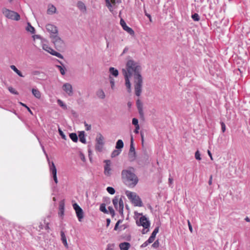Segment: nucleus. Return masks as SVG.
<instances>
[{
  "label": "nucleus",
  "instance_id": "1",
  "mask_svg": "<svg viewBox=\"0 0 250 250\" xmlns=\"http://www.w3.org/2000/svg\"><path fill=\"white\" fill-rule=\"evenodd\" d=\"M121 176L124 183L129 188L134 187L139 181L138 177L135 174L134 168L131 167L123 169L121 172Z\"/></svg>",
  "mask_w": 250,
  "mask_h": 250
},
{
  "label": "nucleus",
  "instance_id": "2",
  "mask_svg": "<svg viewBox=\"0 0 250 250\" xmlns=\"http://www.w3.org/2000/svg\"><path fill=\"white\" fill-rule=\"evenodd\" d=\"M126 69H123V74H126L131 77L133 75L134 79L142 77L141 72L142 68L140 64L132 60H128L126 64Z\"/></svg>",
  "mask_w": 250,
  "mask_h": 250
},
{
  "label": "nucleus",
  "instance_id": "3",
  "mask_svg": "<svg viewBox=\"0 0 250 250\" xmlns=\"http://www.w3.org/2000/svg\"><path fill=\"white\" fill-rule=\"evenodd\" d=\"M125 194L135 206L142 207L143 206L141 199L135 193L126 191Z\"/></svg>",
  "mask_w": 250,
  "mask_h": 250
},
{
  "label": "nucleus",
  "instance_id": "4",
  "mask_svg": "<svg viewBox=\"0 0 250 250\" xmlns=\"http://www.w3.org/2000/svg\"><path fill=\"white\" fill-rule=\"evenodd\" d=\"M2 12L8 19L15 21H19L20 19V15L14 11L10 10L6 8H3Z\"/></svg>",
  "mask_w": 250,
  "mask_h": 250
},
{
  "label": "nucleus",
  "instance_id": "5",
  "mask_svg": "<svg viewBox=\"0 0 250 250\" xmlns=\"http://www.w3.org/2000/svg\"><path fill=\"white\" fill-rule=\"evenodd\" d=\"M135 93L137 96H140L142 93L143 86V77L134 79Z\"/></svg>",
  "mask_w": 250,
  "mask_h": 250
},
{
  "label": "nucleus",
  "instance_id": "6",
  "mask_svg": "<svg viewBox=\"0 0 250 250\" xmlns=\"http://www.w3.org/2000/svg\"><path fill=\"white\" fill-rule=\"evenodd\" d=\"M96 149L99 152L102 151L103 146L104 144V137L100 133H98L97 135L96 138Z\"/></svg>",
  "mask_w": 250,
  "mask_h": 250
},
{
  "label": "nucleus",
  "instance_id": "7",
  "mask_svg": "<svg viewBox=\"0 0 250 250\" xmlns=\"http://www.w3.org/2000/svg\"><path fill=\"white\" fill-rule=\"evenodd\" d=\"M136 224L138 226H142L144 229H148L150 226V221L145 216H142L139 220L136 221Z\"/></svg>",
  "mask_w": 250,
  "mask_h": 250
},
{
  "label": "nucleus",
  "instance_id": "8",
  "mask_svg": "<svg viewBox=\"0 0 250 250\" xmlns=\"http://www.w3.org/2000/svg\"><path fill=\"white\" fill-rule=\"evenodd\" d=\"M73 208L75 211L79 221L81 222L84 216L83 210L76 203L73 204Z\"/></svg>",
  "mask_w": 250,
  "mask_h": 250
},
{
  "label": "nucleus",
  "instance_id": "9",
  "mask_svg": "<svg viewBox=\"0 0 250 250\" xmlns=\"http://www.w3.org/2000/svg\"><path fill=\"white\" fill-rule=\"evenodd\" d=\"M150 162L149 156L147 153H144L137 159V163L141 166L147 165Z\"/></svg>",
  "mask_w": 250,
  "mask_h": 250
},
{
  "label": "nucleus",
  "instance_id": "10",
  "mask_svg": "<svg viewBox=\"0 0 250 250\" xmlns=\"http://www.w3.org/2000/svg\"><path fill=\"white\" fill-rule=\"evenodd\" d=\"M53 42L55 46L59 48H62L64 46L63 41L58 36L55 35L53 37Z\"/></svg>",
  "mask_w": 250,
  "mask_h": 250
},
{
  "label": "nucleus",
  "instance_id": "11",
  "mask_svg": "<svg viewBox=\"0 0 250 250\" xmlns=\"http://www.w3.org/2000/svg\"><path fill=\"white\" fill-rule=\"evenodd\" d=\"M120 24L122 26L123 29L126 31L128 34H129L130 35H134V30L130 27L127 26L125 22V21L121 19L120 20Z\"/></svg>",
  "mask_w": 250,
  "mask_h": 250
},
{
  "label": "nucleus",
  "instance_id": "12",
  "mask_svg": "<svg viewBox=\"0 0 250 250\" xmlns=\"http://www.w3.org/2000/svg\"><path fill=\"white\" fill-rule=\"evenodd\" d=\"M104 163H105L104 167V173L105 175L109 176L111 175L110 171L111 170L110 168L111 161L109 160H106L104 161Z\"/></svg>",
  "mask_w": 250,
  "mask_h": 250
},
{
  "label": "nucleus",
  "instance_id": "13",
  "mask_svg": "<svg viewBox=\"0 0 250 250\" xmlns=\"http://www.w3.org/2000/svg\"><path fill=\"white\" fill-rule=\"evenodd\" d=\"M62 89L69 96L73 95L72 86L70 83H64L62 86Z\"/></svg>",
  "mask_w": 250,
  "mask_h": 250
},
{
  "label": "nucleus",
  "instance_id": "14",
  "mask_svg": "<svg viewBox=\"0 0 250 250\" xmlns=\"http://www.w3.org/2000/svg\"><path fill=\"white\" fill-rule=\"evenodd\" d=\"M47 31L52 34L57 35L58 33V29L56 26L51 24H47L46 25Z\"/></svg>",
  "mask_w": 250,
  "mask_h": 250
},
{
  "label": "nucleus",
  "instance_id": "15",
  "mask_svg": "<svg viewBox=\"0 0 250 250\" xmlns=\"http://www.w3.org/2000/svg\"><path fill=\"white\" fill-rule=\"evenodd\" d=\"M125 79V85L126 87L127 91L128 93H130L131 91V83L130 82L129 78L131 77L129 76H127L126 74H124Z\"/></svg>",
  "mask_w": 250,
  "mask_h": 250
},
{
  "label": "nucleus",
  "instance_id": "16",
  "mask_svg": "<svg viewBox=\"0 0 250 250\" xmlns=\"http://www.w3.org/2000/svg\"><path fill=\"white\" fill-rule=\"evenodd\" d=\"M43 49L45 51H47L48 52H49V53H50L52 55L56 56L60 59H63V56L61 53L55 51L51 48H48V50H47L45 48V46H43Z\"/></svg>",
  "mask_w": 250,
  "mask_h": 250
},
{
  "label": "nucleus",
  "instance_id": "17",
  "mask_svg": "<svg viewBox=\"0 0 250 250\" xmlns=\"http://www.w3.org/2000/svg\"><path fill=\"white\" fill-rule=\"evenodd\" d=\"M47 162L49 165V170L51 174L57 172V168L53 162H50L49 158H48Z\"/></svg>",
  "mask_w": 250,
  "mask_h": 250
},
{
  "label": "nucleus",
  "instance_id": "18",
  "mask_svg": "<svg viewBox=\"0 0 250 250\" xmlns=\"http://www.w3.org/2000/svg\"><path fill=\"white\" fill-rule=\"evenodd\" d=\"M131 245L128 242H123L119 244V248L121 250H128Z\"/></svg>",
  "mask_w": 250,
  "mask_h": 250
},
{
  "label": "nucleus",
  "instance_id": "19",
  "mask_svg": "<svg viewBox=\"0 0 250 250\" xmlns=\"http://www.w3.org/2000/svg\"><path fill=\"white\" fill-rule=\"evenodd\" d=\"M77 6L78 8L82 12H85L86 8L84 3L81 1H79L77 3Z\"/></svg>",
  "mask_w": 250,
  "mask_h": 250
},
{
  "label": "nucleus",
  "instance_id": "20",
  "mask_svg": "<svg viewBox=\"0 0 250 250\" xmlns=\"http://www.w3.org/2000/svg\"><path fill=\"white\" fill-rule=\"evenodd\" d=\"M61 236L62 243L66 248H68V244L67 243L66 238L64 234V232H63V230L61 231Z\"/></svg>",
  "mask_w": 250,
  "mask_h": 250
},
{
  "label": "nucleus",
  "instance_id": "21",
  "mask_svg": "<svg viewBox=\"0 0 250 250\" xmlns=\"http://www.w3.org/2000/svg\"><path fill=\"white\" fill-rule=\"evenodd\" d=\"M78 136L79 137L80 141L83 144H85L86 143V139L85 138L84 131H82L79 132Z\"/></svg>",
  "mask_w": 250,
  "mask_h": 250
},
{
  "label": "nucleus",
  "instance_id": "22",
  "mask_svg": "<svg viewBox=\"0 0 250 250\" xmlns=\"http://www.w3.org/2000/svg\"><path fill=\"white\" fill-rule=\"evenodd\" d=\"M109 72L111 75L112 76L117 77L119 75L118 70L113 67H110L109 69Z\"/></svg>",
  "mask_w": 250,
  "mask_h": 250
},
{
  "label": "nucleus",
  "instance_id": "23",
  "mask_svg": "<svg viewBox=\"0 0 250 250\" xmlns=\"http://www.w3.org/2000/svg\"><path fill=\"white\" fill-rule=\"evenodd\" d=\"M124 147V142L122 140H118L116 143L115 148L118 150H122Z\"/></svg>",
  "mask_w": 250,
  "mask_h": 250
},
{
  "label": "nucleus",
  "instance_id": "24",
  "mask_svg": "<svg viewBox=\"0 0 250 250\" xmlns=\"http://www.w3.org/2000/svg\"><path fill=\"white\" fill-rule=\"evenodd\" d=\"M32 93L33 95L38 99H40L41 97V92L37 88H32Z\"/></svg>",
  "mask_w": 250,
  "mask_h": 250
},
{
  "label": "nucleus",
  "instance_id": "25",
  "mask_svg": "<svg viewBox=\"0 0 250 250\" xmlns=\"http://www.w3.org/2000/svg\"><path fill=\"white\" fill-rule=\"evenodd\" d=\"M10 68L12 69L17 75H18L20 77H23L24 76L22 75V73L17 69V68L14 65H11L10 66Z\"/></svg>",
  "mask_w": 250,
  "mask_h": 250
},
{
  "label": "nucleus",
  "instance_id": "26",
  "mask_svg": "<svg viewBox=\"0 0 250 250\" xmlns=\"http://www.w3.org/2000/svg\"><path fill=\"white\" fill-rule=\"evenodd\" d=\"M26 30L30 32L32 34H34L35 33V29L34 27H33L30 23H27V26L26 28Z\"/></svg>",
  "mask_w": 250,
  "mask_h": 250
},
{
  "label": "nucleus",
  "instance_id": "27",
  "mask_svg": "<svg viewBox=\"0 0 250 250\" xmlns=\"http://www.w3.org/2000/svg\"><path fill=\"white\" fill-rule=\"evenodd\" d=\"M129 152H130V153L136 152H135V147H134V145H133V137H132V135L131 136V142H130V148H129Z\"/></svg>",
  "mask_w": 250,
  "mask_h": 250
},
{
  "label": "nucleus",
  "instance_id": "28",
  "mask_svg": "<svg viewBox=\"0 0 250 250\" xmlns=\"http://www.w3.org/2000/svg\"><path fill=\"white\" fill-rule=\"evenodd\" d=\"M69 137L74 142H77L78 138V136L76 133H70Z\"/></svg>",
  "mask_w": 250,
  "mask_h": 250
},
{
  "label": "nucleus",
  "instance_id": "29",
  "mask_svg": "<svg viewBox=\"0 0 250 250\" xmlns=\"http://www.w3.org/2000/svg\"><path fill=\"white\" fill-rule=\"evenodd\" d=\"M136 158V152L134 153H128V159L130 162L134 161Z\"/></svg>",
  "mask_w": 250,
  "mask_h": 250
},
{
  "label": "nucleus",
  "instance_id": "30",
  "mask_svg": "<svg viewBox=\"0 0 250 250\" xmlns=\"http://www.w3.org/2000/svg\"><path fill=\"white\" fill-rule=\"evenodd\" d=\"M100 210L104 213H108V211L106 208V205L104 203H103L100 205Z\"/></svg>",
  "mask_w": 250,
  "mask_h": 250
},
{
  "label": "nucleus",
  "instance_id": "31",
  "mask_svg": "<svg viewBox=\"0 0 250 250\" xmlns=\"http://www.w3.org/2000/svg\"><path fill=\"white\" fill-rule=\"evenodd\" d=\"M122 150L115 149L114 150L111 154V157L112 158H114L117 156H118L121 152Z\"/></svg>",
  "mask_w": 250,
  "mask_h": 250
},
{
  "label": "nucleus",
  "instance_id": "32",
  "mask_svg": "<svg viewBox=\"0 0 250 250\" xmlns=\"http://www.w3.org/2000/svg\"><path fill=\"white\" fill-rule=\"evenodd\" d=\"M56 67L58 68L62 75H64L65 74V68L64 66L57 65Z\"/></svg>",
  "mask_w": 250,
  "mask_h": 250
},
{
  "label": "nucleus",
  "instance_id": "33",
  "mask_svg": "<svg viewBox=\"0 0 250 250\" xmlns=\"http://www.w3.org/2000/svg\"><path fill=\"white\" fill-rule=\"evenodd\" d=\"M112 202H113V205L115 207V208H116V209H118V208H119V205H118V203H119L118 202V198L117 196H115L113 200H112Z\"/></svg>",
  "mask_w": 250,
  "mask_h": 250
},
{
  "label": "nucleus",
  "instance_id": "34",
  "mask_svg": "<svg viewBox=\"0 0 250 250\" xmlns=\"http://www.w3.org/2000/svg\"><path fill=\"white\" fill-rule=\"evenodd\" d=\"M191 18L195 21H198L200 19L199 15L196 13L191 15Z\"/></svg>",
  "mask_w": 250,
  "mask_h": 250
},
{
  "label": "nucleus",
  "instance_id": "35",
  "mask_svg": "<svg viewBox=\"0 0 250 250\" xmlns=\"http://www.w3.org/2000/svg\"><path fill=\"white\" fill-rule=\"evenodd\" d=\"M57 103L63 109H67L66 105L61 100L58 99L57 100Z\"/></svg>",
  "mask_w": 250,
  "mask_h": 250
},
{
  "label": "nucleus",
  "instance_id": "36",
  "mask_svg": "<svg viewBox=\"0 0 250 250\" xmlns=\"http://www.w3.org/2000/svg\"><path fill=\"white\" fill-rule=\"evenodd\" d=\"M106 6L108 8V10L110 12H112L113 11V5L111 4V2H110V0H106L105 2Z\"/></svg>",
  "mask_w": 250,
  "mask_h": 250
},
{
  "label": "nucleus",
  "instance_id": "37",
  "mask_svg": "<svg viewBox=\"0 0 250 250\" xmlns=\"http://www.w3.org/2000/svg\"><path fill=\"white\" fill-rule=\"evenodd\" d=\"M56 7L54 5H51V6L48 9V14H53L56 12Z\"/></svg>",
  "mask_w": 250,
  "mask_h": 250
},
{
  "label": "nucleus",
  "instance_id": "38",
  "mask_svg": "<svg viewBox=\"0 0 250 250\" xmlns=\"http://www.w3.org/2000/svg\"><path fill=\"white\" fill-rule=\"evenodd\" d=\"M59 209L61 215H63L64 210V205L63 203H60L59 204Z\"/></svg>",
  "mask_w": 250,
  "mask_h": 250
},
{
  "label": "nucleus",
  "instance_id": "39",
  "mask_svg": "<svg viewBox=\"0 0 250 250\" xmlns=\"http://www.w3.org/2000/svg\"><path fill=\"white\" fill-rule=\"evenodd\" d=\"M97 95H98V96L99 98H101L102 99H104L105 98L104 93L103 91V90H100L98 91Z\"/></svg>",
  "mask_w": 250,
  "mask_h": 250
},
{
  "label": "nucleus",
  "instance_id": "40",
  "mask_svg": "<svg viewBox=\"0 0 250 250\" xmlns=\"http://www.w3.org/2000/svg\"><path fill=\"white\" fill-rule=\"evenodd\" d=\"M107 191L110 194H114L115 193V189L111 187H108L106 188Z\"/></svg>",
  "mask_w": 250,
  "mask_h": 250
},
{
  "label": "nucleus",
  "instance_id": "41",
  "mask_svg": "<svg viewBox=\"0 0 250 250\" xmlns=\"http://www.w3.org/2000/svg\"><path fill=\"white\" fill-rule=\"evenodd\" d=\"M37 139H38V141H39V143L40 144V145H41V146L42 147V151H43V153H44V154L46 156L47 160H48V158H49V157H48V156L47 154L46 153V152L45 151V150L44 149V147L42 145V144L41 143V141H40V139L38 137H37Z\"/></svg>",
  "mask_w": 250,
  "mask_h": 250
},
{
  "label": "nucleus",
  "instance_id": "42",
  "mask_svg": "<svg viewBox=\"0 0 250 250\" xmlns=\"http://www.w3.org/2000/svg\"><path fill=\"white\" fill-rule=\"evenodd\" d=\"M8 90L9 92L13 94L18 95L19 93L13 87L10 86L8 87Z\"/></svg>",
  "mask_w": 250,
  "mask_h": 250
},
{
  "label": "nucleus",
  "instance_id": "43",
  "mask_svg": "<svg viewBox=\"0 0 250 250\" xmlns=\"http://www.w3.org/2000/svg\"><path fill=\"white\" fill-rule=\"evenodd\" d=\"M108 212H109L110 214H111V216L112 217H113L115 215V211L113 208L112 207H108Z\"/></svg>",
  "mask_w": 250,
  "mask_h": 250
},
{
  "label": "nucleus",
  "instance_id": "44",
  "mask_svg": "<svg viewBox=\"0 0 250 250\" xmlns=\"http://www.w3.org/2000/svg\"><path fill=\"white\" fill-rule=\"evenodd\" d=\"M159 230V227L158 226L155 228L154 230L153 231L152 233H151V235L156 237V234L158 233Z\"/></svg>",
  "mask_w": 250,
  "mask_h": 250
},
{
  "label": "nucleus",
  "instance_id": "45",
  "mask_svg": "<svg viewBox=\"0 0 250 250\" xmlns=\"http://www.w3.org/2000/svg\"><path fill=\"white\" fill-rule=\"evenodd\" d=\"M58 131H59V133L60 135L61 136V137L63 139L66 140V136L65 135V134H64L63 131L61 130V129L59 128L58 129Z\"/></svg>",
  "mask_w": 250,
  "mask_h": 250
},
{
  "label": "nucleus",
  "instance_id": "46",
  "mask_svg": "<svg viewBox=\"0 0 250 250\" xmlns=\"http://www.w3.org/2000/svg\"><path fill=\"white\" fill-rule=\"evenodd\" d=\"M109 79L110 83L111 84V87L112 89H113L114 87V80L111 76H109Z\"/></svg>",
  "mask_w": 250,
  "mask_h": 250
},
{
  "label": "nucleus",
  "instance_id": "47",
  "mask_svg": "<svg viewBox=\"0 0 250 250\" xmlns=\"http://www.w3.org/2000/svg\"><path fill=\"white\" fill-rule=\"evenodd\" d=\"M159 247V242L158 240H156L152 245V247L157 249Z\"/></svg>",
  "mask_w": 250,
  "mask_h": 250
},
{
  "label": "nucleus",
  "instance_id": "48",
  "mask_svg": "<svg viewBox=\"0 0 250 250\" xmlns=\"http://www.w3.org/2000/svg\"><path fill=\"white\" fill-rule=\"evenodd\" d=\"M195 158L197 160H200L201 158L200 157V153L198 150H197L195 153Z\"/></svg>",
  "mask_w": 250,
  "mask_h": 250
},
{
  "label": "nucleus",
  "instance_id": "49",
  "mask_svg": "<svg viewBox=\"0 0 250 250\" xmlns=\"http://www.w3.org/2000/svg\"><path fill=\"white\" fill-rule=\"evenodd\" d=\"M20 104L23 107H25V108H27V110L28 111V112L32 115H33V113L32 112V111L31 110V109H30V108L29 107H28L26 104H23L21 102H20Z\"/></svg>",
  "mask_w": 250,
  "mask_h": 250
},
{
  "label": "nucleus",
  "instance_id": "50",
  "mask_svg": "<svg viewBox=\"0 0 250 250\" xmlns=\"http://www.w3.org/2000/svg\"><path fill=\"white\" fill-rule=\"evenodd\" d=\"M136 105L138 109L143 107V104L140 100L136 101Z\"/></svg>",
  "mask_w": 250,
  "mask_h": 250
},
{
  "label": "nucleus",
  "instance_id": "51",
  "mask_svg": "<svg viewBox=\"0 0 250 250\" xmlns=\"http://www.w3.org/2000/svg\"><path fill=\"white\" fill-rule=\"evenodd\" d=\"M132 123L135 126L139 125L138 124V120L137 118H133Z\"/></svg>",
  "mask_w": 250,
  "mask_h": 250
},
{
  "label": "nucleus",
  "instance_id": "52",
  "mask_svg": "<svg viewBox=\"0 0 250 250\" xmlns=\"http://www.w3.org/2000/svg\"><path fill=\"white\" fill-rule=\"evenodd\" d=\"M144 13H145V15L149 19L150 22H152V20L151 15L147 13L146 9H144Z\"/></svg>",
  "mask_w": 250,
  "mask_h": 250
},
{
  "label": "nucleus",
  "instance_id": "53",
  "mask_svg": "<svg viewBox=\"0 0 250 250\" xmlns=\"http://www.w3.org/2000/svg\"><path fill=\"white\" fill-rule=\"evenodd\" d=\"M84 126H85V129L87 131L90 130L91 129V126L90 125H88L86 123V122H84Z\"/></svg>",
  "mask_w": 250,
  "mask_h": 250
},
{
  "label": "nucleus",
  "instance_id": "54",
  "mask_svg": "<svg viewBox=\"0 0 250 250\" xmlns=\"http://www.w3.org/2000/svg\"><path fill=\"white\" fill-rule=\"evenodd\" d=\"M149 244H150V243L148 242V240H146L140 246V247L141 248H144L145 247H146Z\"/></svg>",
  "mask_w": 250,
  "mask_h": 250
},
{
  "label": "nucleus",
  "instance_id": "55",
  "mask_svg": "<svg viewBox=\"0 0 250 250\" xmlns=\"http://www.w3.org/2000/svg\"><path fill=\"white\" fill-rule=\"evenodd\" d=\"M155 237L152 236V235H150V236L149 237V238L148 239V242H150V243H152L154 239H155Z\"/></svg>",
  "mask_w": 250,
  "mask_h": 250
},
{
  "label": "nucleus",
  "instance_id": "56",
  "mask_svg": "<svg viewBox=\"0 0 250 250\" xmlns=\"http://www.w3.org/2000/svg\"><path fill=\"white\" fill-rule=\"evenodd\" d=\"M119 207H124V202L122 198H120V199L119 200Z\"/></svg>",
  "mask_w": 250,
  "mask_h": 250
},
{
  "label": "nucleus",
  "instance_id": "57",
  "mask_svg": "<svg viewBox=\"0 0 250 250\" xmlns=\"http://www.w3.org/2000/svg\"><path fill=\"white\" fill-rule=\"evenodd\" d=\"M140 129V126L139 125H137V126H135V128L134 130V132L135 133V134H138L139 133V130Z\"/></svg>",
  "mask_w": 250,
  "mask_h": 250
},
{
  "label": "nucleus",
  "instance_id": "58",
  "mask_svg": "<svg viewBox=\"0 0 250 250\" xmlns=\"http://www.w3.org/2000/svg\"><path fill=\"white\" fill-rule=\"evenodd\" d=\"M221 128H222V131L223 132H224L225 131V130H226V126H225V125L224 123H221Z\"/></svg>",
  "mask_w": 250,
  "mask_h": 250
},
{
  "label": "nucleus",
  "instance_id": "59",
  "mask_svg": "<svg viewBox=\"0 0 250 250\" xmlns=\"http://www.w3.org/2000/svg\"><path fill=\"white\" fill-rule=\"evenodd\" d=\"M188 226L189 228V229L190 231V232H192V228L191 224L190 223L189 220L188 221Z\"/></svg>",
  "mask_w": 250,
  "mask_h": 250
},
{
  "label": "nucleus",
  "instance_id": "60",
  "mask_svg": "<svg viewBox=\"0 0 250 250\" xmlns=\"http://www.w3.org/2000/svg\"><path fill=\"white\" fill-rule=\"evenodd\" d=\"M123 209H124V207H119L118 208V209L120 214H123Z\"/></svg>",
  "mask_w": 250,
  "mask_h": 250
},
{
  "label": "nucleus",
  "instance_id": "61",
  "mask_svg": "<svg viewBox=\"0 0 250 250\" xmlns=\"http://www.w3.org/2000/svg\"><path fill=\"white\" fill-rule=\"evenodd\" d=\"M140 134H141V136L142 143V144H143L144 143V133L141 131V132H140Z\"/></svg>",
  "mask_w": 250,
  "mask_h": 250
},
{
  "label": "nucleus",
  "instance_id": "62",
  "mask_svg": "<svg viewBox=\"0 0 250 250\" xmlns=\"http://www.w3.org/2000/svg\"><path fill=\"white\" fill-rule=\"evenodd\" d=\"M149 231V228L148 229H143L142 231V233L143 234H146Z\"/></svg>",
  "mask_w": 250,
  "mask_h": 250
},
{
  "label": "nucleus",
  "instance_id": "63",
  "mask_svg": "<svg viewBox=\"0 0 250 250\" xmlns=\"http://www.w3.org/2000/svg\"><path fill=\"white\" fill-rule=\"evenodd\" d=\"M51 174L52 175V177L53 180L57 179V172H55V173H52Z\"/></svg>",
  "mask_w": 250,
  "mask_h": 250
},
{
  "label": "nucleus",
  "instance_id": "64",
  "mask_svg": "<svg viewBox=\"0 0 250 250\" xmlns=\"http://www.w3.org/2000/svg\"><path fill=\"white\" fill-rule=\"evenodd\" d=\"M51 174L52 175V177L53 180L57 179V172H55V173H52Z\"/></svg>",
  "mask_w": 250,
  "mask_h": 250
}]
</instances>
